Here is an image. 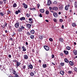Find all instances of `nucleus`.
Segmentation results:
<instances>
[{"mask_svg":"<svg viewBox=\"0 0 77 77\" xmlns=\"http://www.w3.org/2000/svg\"><path fill=\"white\" fill-rule=\"evenodd\" d=\"M20 22L18 20L17 21L16 23L14 24V26L16 28H19V25H20Z\"/></svg>","mask_w":77,"mask_h":77,"instance_id":"f257e3e1","label":"nucleus"},{"mask_svg":"<svg viewBox=\"0 0 77 77\" xmlns=\"http://www.w3.org/2000/svg\"><path fill=\"white\" fill-rule=\"evenodd\" d=\"M13 74H14L15 75V76L13 77L11 76H10V77H20L17 74V72L15 71V70H13Z\"/></svg>","mask_w":77,"mask_h":77,"instance_id":"f03ea898","label":"nucleus"},{"mask_svg":"<svg viewBox=\"0 0 77 77\" xmlns=\"http://www.w3.org/2000/svg\"><path fill=\"white\" fill-rule=\"evenodd\" d=\"M44 48L46 50V51H48L49 50L50 48L47 45H45L44 46Z\"/></svg>","mask_w":77,"mask_h":77,"instance_id":"7ed1b4c3","label":"nucleus"},{"mask_svg":"<svg viewBox=\"0 0 77 77\" xmlns=\"http://www.w3.org/2000/svg\"><path fill=\"white\" fill-rule=\"evenodd\" d=\"M60 73L61 75H64V74H65V71H63L62 70L60 71Z\"/></svg>","mask_w":77,"mask_h":77,"instance_id":"20e7f679","label":"nucleus"},{"mask_svg":"<svg viewBox=\"0 0 77 77\" xmlns=\"http://www.w3.org/2000/svg\"><path fill=\"white\" fill-rule=\"evenodd\" d=\"M22 5H23V6H24V8H25V9L27 8V5L26 4H25V3H23Z\"/></svg>","mask_w":77,"mask_h":77,"instance_id":"39448f33","label":"nucleus"},{"mask_svg":"<svg viewBox=\"0 0 77 77\" xmlns=\"http://www.w3.org/2000/svg\"><path fill=\"white\" fill-rule=\"evenodd\" d=\"M53 15L54 17H58V15H57V13L56 12H54L53 13Z\"/></svg>","mask_w":77,"mask_h":77,"instance_id":"423d86ee","label":"nucleus"},{"mask_svg":"<svg viewBox=\"0 0 77 77\" xmlns=\"http://www.w3.org/2000/svg\"><path fill=\"white\" fill-rule=\"evenodd\" d=\"M52 9L54 11H57L58 8L56 7H54L52 8Z\"/></svg>","mask_w":77,"mask_h":77,"instance_id":"0eeeda50","label":"nucleus"},{"mask_svg":"<svg viewBox=\"0 0 77 77\" xmlns=\"http://www.w3.org/2000/svg\"><path fill=\"white\" fill-rule=\"evenodd\" d=\"M69 63L71 66H73L74 65V63L73 62L70 61L69 62Z\"/></svg>","mask_w":77,"mask_h":77,"instance_id":"6e6552de","label":"nucleus"},{"mask_svg":"<svg viewBox=\"0 0 77 77\" xmlns=\"http://www.w3.org/2000/svg\"><path fill=\"white\" fill-rule=\"evenodd\" d=\"M20 64H21V63L19 62H16V65H17L16 66L17 67L19 66L20 65Z\"/></svg>","mask_w":77,"mask_h":77,"instance_id":"1a4fd4ad","label":"nucleus"},{"mask_svg":"<svg viewBox=\"0 0 77 77\" xmlns=\"http://www.w3.org/2000/svg\"><path fill=\"white\" fill-rule=\"evenodd\" d=\"M24 58L25 59H28V56L27 55H24L23 56Z\"/></svg>","mask_w":77,"mask_h":77,"instance_id":"9d476101","label":"nucleus"},{"mask_svg":"<svg viewBox=\"0 0 77 77\" xmlns=\"http://www.w3.org/2000/svg\"><path fill=\"white\" fill-rule=\"evenodd\" d=\"M63 52L64 53V54L66 55H68V54H69V52L68 51H66L65 50H64L63 51Z\"/></svg>","mask_w":77,"mask_h":77,"instance_id":"9b49d317","label":"nucleus"},{"mask_svg":"<svg viewBox=\"0 0 77 77\" xmlns=\"http://www.w3.org/2000/svg\"><path fill=\"white\" fill-rule=\"evenodd\" d=\"M27 27L28 28V29H30L31 27V24H27L26 25Z\"/></svg>","mask_w":77,"mask_h":77,"instance_id":"f8f14e48","label":"nucleus"},{"mask_svg":"<svg viewBox=\"0 0 77 77\" xmlns=\"http://www.w3.org/2000/svg\"><path fill=\"white\" fill-rule=\"evenodd\" d=\"M59 41L61 42H63V41H64V40H63V39L62 38L60 37L59 39Z\"/></svg>","mask_w":77,"mask_h":77,"instance_id":"ddd939ff","label":"nucleus"},{"mask_svg":"<svg viewBox=\"0 0 77 77\" xmlns=\"http://www.w3.org/2000/svg\"><path fill=\"white\" fill-rule=\"evenodd\" d=\"M30 76H32V77H33L35 75V74L33 72H31L29 73Z\"/></svg>","mask_w":77,"mask_h":77,"instance_id":"4468645a","label":"nucleus"},{"mask_svg":"<svg viewBox=\"0 0 77 77\" xmlns=\"http://www.w3.org/2000/svg\"><path fill=\"white\" fill-rule=\"evenodd\" d=\"M17 7V5L16 3H14L13 5V8H16Z\"/></svg>","mask_w":77,"mask_h":77,"instance_id":"2eb2a0df","label":"nucleus"},{"mask_svg":"<svg viewBox=\"0 0 77 77\" xmlns=\"http://www.w3.org/2000/svg\"><path fill=\"white\" fill-rule=\"evenodd\" d=\"M22 49H23V51H26V48L24 46H22Z\"/></svg>","mask_w":77,"mask_h":77,"instance_id":"dca6fc26","label":"nucleus"},{"mask_svg":"<svg viewBox=\"0 0 77 77\" xmlns=\"http://www.w3.org/2000/svg\"><path fill=\"white\" fill-rule=\"evenodd\" d=\"M20 20H21V21H23V20H26V18L24 17H23L20 18Z\"/></svg>","mask_w":77,"mask_h":77,"instance_id":"f3484780","label":"nucleus"},{"mask_svg":"<svg viewBox=\"0 0 77 77\" xmlns=\"http://www.w3.org/2000/svg\"><path fill=\"white\" fill-rule=\"evenodd\" d=\"M51 4V1L50 0L48 1L47 4V5H48V6H50Z\"/></svg>","mask_w":77,"mask_h":77,"instance_id":"a211bd4d","label":"nucleus"},{"mask_svg":"<svg viewBox=\"0 0 77 77\" xmlns=\"http://www.w3.org/2000/svg\"><path fill=\"white\" fill-rule=\"evenodd\" d=\"M73 53H74V54L75 55H77V50H74L73 51Z\"/></svg>","mask_w":77,"mask_h":77,"instance_id":"6ab92c4d","label":"nucleus"},{"mask_svg":"<svg viewBox=\"0 0 77 77\" xmlns=\"http://www.w3.org/2000/svg\"><path fill=\"white\" fill-rule=\"evenodd\" d=\"M42 66L43 68H47V64H43L42 65Z\"/></svg>","mask_w":77,"mask_h":77,"instance_id":"aec40b11","label":"nucleus"},{"mask_svg":"<svg viewBox=\"0 0 77 77\" xmlns=\"http://www.w3.org/2000/svg\"><path fill=\"white\" fill-rule=\"evenodd\" d=\"M72 25L73 26V27H76V26H77V25H76V24H75V23H72Z\"/></svg>","mask_w":77,"mask_h":77,"instance_id":"412c9836","label":"nucleus"},{"mask_svg":"<svg viewBox=\"0 0 77 77\" xmlns=\"http://www.w3.org/2000/svg\"><path fill=\"white\" fill-rule=\"evenodd\" d=\"M30 32L32 34H34L35 33V31H34V30L32 29L30 31Z\"/></svg>","mask_w":77,"mask_h":77,"instance_id":"4be33fe9","label":"nucleus"},{"mask_svg":"<svg viewBox=\"0 0 77 77\" xmlns=\"http://www.w3.org/2000/svg\"><path fill=\"white\" fill-rule=\"evenodd\" d=\"M40 11L42 12V13H44V9H40Z\"/></svg>","mask_w":77,"mask_h":77,"instance_id":"5701e85b","label":"nucleus"},{"mask_svg":"<svg viewBox=\"0 0 77 77\" xmlns=\"http://www.w3.org/2000/svg\"><path fill=\"white\" fill-rule=\"evenodd\" d=\"M64 61L66 62V63H69V61L67 59V58H65L64 59Z\"/></svg>","mask_w":77,"mask_h":77,"instance_id":"b1692460","label":"nucleus"},{"mask_svg":"<svg viewBox=\"0 0 77 77\" xmlns=\"http://www.w3.org/2000/svg\"><path fill=\"white\" fill-rule=\"evenodd\" d=\"M60 65L62 66H63L65 65V63H60Z\"/></svg>","mask_w":77,"mask_h":77,"instance_id":"393cba45","label":"nucleus"},{"mask_svg":"<svg viewBox=\"0 0 77 77\" xmlns=\"http://www.w3.org/2000/svg\"><path fill=\"white\" fill-rule=\"evenodd\" d=\"M29 67L30 69H33V66L32 64H30L29 66Z\"/></svg>","mask_w":77,"mask_h":77,"instance_id":"a878e982","label":"nucleus"},{"mask_svg":"<svg viewBox=\"0 0 77 77\" xmlns=\"http://www.w3.org/2000/svg\"><path fill=\"white\" fill-rule=\"evenodd\" d=\"M30 38L31 39H33L34 38V35H30Z\"/></svg>","mask_w":77,"mask_h":77,"instance_id":"bb28decb","label":"nucleus"},{"mask_svg":"<svg viewBox=\"0 0 77 77\" xmlns=\"http://www.w3.org/2000/svg\"><path fill=\"white\" fill-rule=\"evenodd\" d=\"M18 32H21L22 31V29L21 28H19L18 29Z\"/></svg>","mask_w":77,"mask_h":77,"instance_id":"cd10ccee","label":"nucleus"},{"mask_svg":"<svg viewBox=\"0 0 77 77\" xmlns=\"http://www.w3.org/2000/svg\"><path fill=\"white\" fill-rule=\"evenodd\" d=\"M66 48L68 50H71V47H69V46H67Z\"/></svg>","mask_w":77,"mask_h":77,"instance_id":"c85d7f7f","label":"nucleus"},{"mask_svg":"<svg viewBox=\"0 0 77 77\" xmlns=\"http://www.w3.org/2000/svg\"><path fill=\"white\" fill-rule=\"evenodd\" d=\"M46 14V15H48V14H49V11L48 10H47L45 12Z\"/></svg>","mask_w":77,"mask_h":77,"instance_id":"c756f323","label":"nucleus"},{"mask_svg":"<svg viewBox=\"0 0 77 77\" xmlns=\"http://www.w3.org/2000/svg\"><path fill=\"white\" fill-rule=\"evenodd\" d=\"M75 6L76 8H77V2H75Z\"/></svg>","mask_w":77,"mask_h":77,"instance_id":"7c9ffc66","label":"nucleus"},{"mask_svg":"<svg viewBox=\"0 0 77 77\" xmlns=\"http://www.w3.org/2000/svg\"><path fill=\"white\" fill-rule=\"evenodd\" d=\"M49 40L50 41H51V42H53V39L52 38H49Z\"/></svg>","mask_w":77,"mask_h":77,"instance_id":"2f4dec72","label":"nucleus"},{"mask_svg":"<svg viewBox=\"0 0 77 77\" xmlns=\"http://www.w3.org/2000/svg\"><path fill=\"white\" fill-rule=\"evenodd\" d=\"M0 14L1 16H3V15H5V14H3V13H2V12L0 13Z\"/></svg>","mask_w":77,"mask_h":77,"instance_id":"473e14b6","label":"nucleus"},{"mask_svg":"<svg viewBox=\"0 0 77 77\" xmlns=\"http://www.w3.org/2000/svg\"><path fill=\"white\" fill-rule=\"evenodd\" d=\"M20 28H21V29L23 30H24V26H21Z\"/></svg>","mask_w":77,"mask_h":77,"instance_id":"72a5a7b5","label":"nucleus"},{"mask_svg":"<svg viewBox=\"0 0 77 77\" xmlns=\"http://www.w3.org/2000/svg\"><path fill=\"white\" fill-rule=\"evenodd\" d=\"M60 55L61 56H62V57H63L64 56L63 54V53H60Z\"/></svg>","mask_w":77,"mask_h":77,"instance_id":"f704fd0d","label":"nucleus"},{"mask_svg":"<svg viewBox=\"0 0 77 77\" xmlns=\"http://www.w3.org/2000/svg\"><path fill=\"white\" fill-rule=\"evenodd\" d=\"M74 70L76 72H77V69L76 67H75L74 68Z\"/></svg>","mask_w":77,"mask_h":77,"instance_id":"c9c22d12","label":"nucleus"},{"mask_svg":"<svg viewBox=\"0 0 77 77\" xmlns=\"http://www.w3.org/2000/svg\"><path fill=\"white\" fill-rule=\"evenodd\" d=\"M0 68L1 70H3V67H2V66H0Z\"/></svg>","mask_w":77,"mask_h":77,"instance_id":"e433bc0d","label":"nucleus"},{"mask_svg":"<svg viewBox=\"0 0 77 77\" xmlns=\"http://www.w3.org/2000/svg\"><path fill=\"white\" fill-rule=\"evenodd\" d=\"M68 6H66V7H65V10H66V11H67V10H68Z\"/></svg>","mask_w":77,"mask_h":77,"instance_id":"4c0bfd02","label":"nucleus"},{"mask_svg":"<svg viewBox=\"0 0 77 77\" xmlns=\"http://www.w3.org/2000/svg\"><path fill=\"white\" fill-rule=\"evenodd\" d=\"M23 69H25L26 68V65L23 66Z\"/></svg>","mask_w":77,"mask_h":77,"instance_id":"58836bf2","label":"nucleus"},{"mask_svg":"<svg viewBox=\"0 0 77 77\" xmlns=\"http://www.w3.org/2000/svg\"><path fill=\"white\" fill-rule=\"evenodd\" d=\"M8 14H11V11L9 10L8 11Z\"/></svg>","mask_w":77,"mask_h":77,"instance_id":"ea45409f","label":"nucleus"},{"mask_svg":"<svg viewBox=\"0 0 77 77\" xmlns=\"http://www.w3.org/2000/svg\"><path fill=\"white\" fill-rule=\"evenodd\" d=\"M43 38V37L42 36H39V38L40 39H42V38Z\"/></svg>","mask_w":77,"mask_h":77,"instance_id":"a19ab883","label":"nucleus"},{"mask_svg":"<svg viewBox=\"0 0 77 77\" xmlns=\"http://www.w3.org/2000/svg\"><path fill=\"white\" fill-rule=\"evenodd\" d=\"M26 15L27 16V17H30V14L27 13Z\"/></svg>","mask_w":77,"mask_h":77,"instance_id":"79ce46f5","label":"nucleus"},{"mask_svg":"<svg viewBox=\"0 0 77 77\" xmlns=\"http://www.w3.org/2000/svg\"><path fill=\"white\" fill-rule=\"evenodd\" d=\"M32 20H33V19H32V18H29V21H32Z\"/></svg>","mask_w":77,"mask_h":77,"instance_id":"37998d69","label":"nucleus"},{"mask_svg":"<svg viewBox=\"0 0 77 77\" xmlns=\"http://www.w3.org/2000/svg\"><path fill=\"white\" fill-rule=\"evenodd\" d=\"M54 22H56L57 21V19H56L54 18L53 19Z\"/></svg>","mask_w":77,"mask_h":77,"instance_id":"c03bdc74","label":"nucleus"},{"mask_svg":"<svg viewBox=\"0 0 77 77\" xmlns=\"http://www.w3.org/2000/svg\"><path fill=\"white\" fill-rule=\"evenodd\" d=\"M37 7L38 8H39V6H40V5H39V4H37Z\"/></svg>","mask_w":77,"mask_h":77,"instance_id":"a18cd8bd","label":"nucleus"},{"mask_svg":"<svg viewBox=\"0 0 77 77\" xmlns=\"http://www.w3.org/2000/svg\"><path fill=\"white\" fill-rule=\"evenodd\" d=\"M54 55L53 54H52V55H51L52 58L53 59V58H54Z\"/></svg>","mask_w":77,"mask_h":77,"instance_id":"49530a36","label":"nucleus"},{"mask_svg":"<svg viewBox=\"0 0 77 77\" xmlns=\"http://www.w3.org/2000/svg\"><path fill=\"white\" fill-rule=\"evenodd\" d=\"M27 35H30V34H31L30 32H27Z\"/></svg>","mask_w":77,"mask_h":77,"instance_id":"de8ad7c7","label":"nucleus"},{"mask_svg":"<svg viewBox=\"0 0 77 77\" xmlns=\"http://www.w3.org/2000/svg\"><path fill=\"white\" fill-rule=\"evenodd\" d=\"M60 22H61V23H62V22L63 21V20H62V19H60Z\"/></svg>","mask_w":77,"mask_h":77,"instance_id":"09e8293b","label":"nucleus"},{"mask_svg":"<svg viewBox=\"0 0 77 77\" xmlns=\"http://www.w3.org/2000/svg\"><path fill=\"white\" fill-rule=\"evenodd\" d=\"M57 1H55L54 2H53L54 4H57Z\"/></svg>","mask_w":77,"mask_h":77,"instance_id":"8fccbe9b","label":"nucleus"},{"mask_svg":"<svg viewBox=\"0 0 77 77\" xmlns=\"http://www.w3.org/2000/svg\"><path fill=\"white\" fill-rule=\"evenodd\" d=\"M72 72V71H71L69 70V71L68 72L69 74H71Z\"/></svg>","mask_w":77,"mask_h":77,"instance_id":"3c124183","label":"nucleus"},{"mask_svg":"<svg viewBox=\"0 0 77 77\" xmlns=\"http://www.w3.org/2000/svg\"><path fill=\"white\" fill-rule=\"evenodd\" d=\"M15 13L16 14H18V11H16L15 12Z\"/></svg>","mask_w":77,"mask_h":77,"instance_id":"603ef678","label":"nucleus"},{"mask_svg":"<svg viewBox=\"0 0 77 77\" xmlns=\"http://www.w3.org/2000/svg\"><path fill=\"white\" fill-rule=\"evenodd\" d=\"M32 10H34V11H36V8H32Z\"/></svg>","mask_w":77,"mask_h":77,"instance_id":"864d4df0","label":"nucleus"},{"mask_svg":"<svg viewBox=\"0 0 77 77\" xmlns=\"http://www.w3.org/2000/svg\"><path fill=\"white\" fill-rule=\"evenodd\" d=\"M39 17H42V14H39Z\"/></svg>","mask_w":77,"mask_h":77,"instance_id":"5fc2aeb1","label":"nucleus"},{"mask_svg":"<svg viewBox=\"0 0 77 77\" xmlns=\"http://www.w3.org/2000/svg\"><path fill=\"white\" fill-rule=\"evenodd\" d=\"M3 3V2L2 1H0V5H2Z\"/></svg>","mask_w":77,"mask_h":77,"instance_id":"6e6d98bb","label":"nucleus"},{"mask_svg":"<svg viewBox=\"0 0 77 77\" xmlns=\"http://www.w3.org/2000/svg\"><path fill=\"white\" fill-rule=\"evenodd\" d=\"M8 57H10V58L11 57V55H10L9 54V55H8Z\"/></svg>","mask_w":77,"mask_h":77,"instance_id":"4d7b16f0","label":"nucleus"},{"mask_svg":"<svg viewBox=\"0 0 77 77\" xmlns=\"http://www.w3.org/2000/svg\"><path fill=\"white\" fill-rule=\"evenodd\" d=\"M45 21H46V22H47L48 23V20H45Z\"/></svg>","mask_w":77,"mask_h":77,"instance_id":"13d9d810","label":"nucleus"},{"mask_svg":"<svg viewBox=\"0 0 77 77\" xmlns=\"http://www.w3.org/2000/svg\"><path fill=\"white\" fill-rule=\"evenodd\" d=\"M25 44L26 45H28V43L27 42H26Z\"/></svg>","mask_w":77,"mask_h":77,"instance_id":"bf43d9fd","label":"nucleus"},{"mask_svg":"<svg viewBox=\"0 0 77 77\" xmlns=\"http://www.w3.org/2000/svg\"><path fill=\"white\" fill-rule=\"evenodd\" d=\"M62 29H64V26L63 25H62Z\"/></svg>","mask_w":77,"mask_h":77,"instance_id":"052dcab7","label":"nucleus"},{"mask_svg":"<svg viewBox=\"0 0 77 77\" xmlns=\"http://www.w3.org/2000/svg\"><path fill=\"white\" fill-rule=\"evenodd\" d=\"M14 35H15V33H14V32H13L12 34V36H14Z\"/></svg>","mask_w":77,"mask_h":77,"instance_id":"680f3d73","label":"nucleus"},{"mask_svg":"<svg viewBox=\"0 0 77 77\" xmlns=\"http://www.w3.org/2000/svg\"><path fill=\"white\" fill-rule=\"evenodd\" d=\"M49 9L51 10L52 9V8L51 7H49Z\"/></svg>","mask_w":77,"mask_h":77,"instance_id":"e2e57ef3","label":"nucleus"},{"mask_svg":"<svg viewBox=\"0 0 77 77\" xmlns=\"http://www.w3.org/2000/svg\"><path fill=\"white\" fill-rule=\"evenodd\" d=\"M5 32L6 33H7L8 32V31H7V30H5Z\"/></svg>","mask_w":77,"mask_h":77,"instance_id":"0e129e2a","label":"nucleus"},{"mask_svg":"<svg viewBox=\"0 0 77 77\" xmlns=\"http://www.w3.org/2000/svg\"><path fill=\"white\" fill-rule=\"evenodd\" d=\"M10 40H11V41H13V39H12V38H10Z\"/></svg>","mask_w":77,"mask_h":77,"instance_id":"69168bd1","label":"nucleus"},{"mask_svg":"<svg viewBox=\"0 0 77 77\" xmlns=\"http://www.w3.org/2000/svg\"><path fill=\"white\" fill-rule=\"evenodd\" d=\"M51 63L52 64V65H55V64H54V63L53 62H52Z\"/></svg>","mask_w":77,"mask_h":77,"instance_id":"338daca9","label":"nucleus"},{"mask_svg":"<svg viewBox=\"0 0 77 77\" xmlns=\"http://www.w3.org/2000/svg\"><path fill=\"white\" fill-rule=\"evenodd\" d=\"M18 48H19V50L21 49V48L20 47V46H19Z\"/></svg>","mask_w":77,"mask_h":77,"instance_id":"774afa93","label":"nucleus"}]
</instances>
